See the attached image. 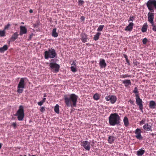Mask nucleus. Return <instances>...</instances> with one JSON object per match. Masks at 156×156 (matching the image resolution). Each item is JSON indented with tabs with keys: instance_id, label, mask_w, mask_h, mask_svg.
I'll list each match as a JSON object with an SVG mask.
<instances>
[{
	"instance_id": "nucleus-48",
	"label": "nucleus",
	"mask_w": 156,
	"mask_h": 156,
	"mask_svg": "<svg viewBox=\"0 0 156 156\" xmlns=\"http://www.w3.org/2000/svg\"><path fill=\"white\" fill-rule=\"evenodd\" d=\"M126 61L127 63L128 64V65H130L129 62V61L128 59H126Z\"/></svg>"
},
{
	"instance_id": "nucleus-54",
	"label": "nucleus",
	"mask_w": 156,
	"mask_h": 156,
	"mask_svg": "<svg viewBox=\"0 0 156 156\" xmlns=\"http://www.w3.org/2000/svg\"><path fill=\"white\" fill-rule=\"evenodd\" d=\"M53 60H53V59H52L51 60V62L53 61Z\"/></svg>"
},
{
	"instance_id": "nucleus-47",
	"label": "nucleus",
	"mask_w": 156,
	"mask_h": 156,
	"mask_svg": "<svg viewBox=\"0 0 156 156\" xmlns=\"http://www.w3.org/2000/svg\"><path fill=\"white\" fill-rule=\"evenodd\" d=\"M124 57L126 58V60L128 59V57L126 55V54H124L123 55Z\"/></svg>"
},
{
	"instance_id": "nucleus-18",
	"label": "nucleus",
	"mask_w": 156,
	"mask_h": 156,
	"mask_svg": "<svg viewBox=\"0 0 156 156\" xmlns=\"http://www.w3.org/2000/svg\"><path fill=\"white\" fill-rule=\"evenodd\" d=\"M144 129L147 131H152L151 126L149 125L148 123L145 124L143 126Z\"/></svg>"
},
{
	"instance_id": "nucleus-27",
	"label": "nucleus",
	"mask_w": 156,
	"mask_h": 156,
	"mask_svg": "<svg viewBox=\"0 0 156 156\" xmlns=\"http://www.w3.org/2000/svg\"><path fill=\"white\" fill-rule=\"evenodd\" d=\"M54 111L57 114L59 113V106L58 104H56L55 107Z\"/></svg>"
},
{
	"instance_id": "nucleus-20",
	"label": "nucleus",
	"mask_w": 156,
	"mask_h": 156,
	"mask_svg": "<svg viewBox=\"0 0 156 156\" xmlns=\"http://www.w3.org/2000/svg\"><path fill=\"white\" fill-rule=\"evenodd\" d=\"M122 83L124 84L126 87H128L129 85H131V81L129 80H126L123 81Z\"/></svg>"
},
{
	"instance_id": "nucleus-10",
	"label": "nucleus",
	"mask_w": 156,
	"mask_h": 156,
	"mask_svg": "<svg viewBox=\"0 0 156 156\" xmlns=\"http://www.w3.org/2000/svg\"><path fill=\"white\" fill-rule=\"evenodd\" d=\"M141 131L139 128L136 129L135 131V133L136 134L135 137L137 139L139 140H141L143 139V137L141 135Z\"/></svg>"
},
{
	"instance_id": "nucleus-28",
	"label": "nucleus",
	"mask_w": 156,
	"mask_h": 156,
	"mask_svg": "<svg viewBox=\"0 0 156 156\" xmlns=\"http://www.w3.org/2000/svg\"><path fill=\"white\" fill-rule=\"evenodd\" d=\"M100 96L98 93L95 94L93 96V98L94 100H97L99 99Z\"/></svg>"
},
{
	"instance_id": "nucleus-44",
	"label": "nucleus",
	"mask_w": 156,
	"mask_h": 156,
	"mask_svg": "<svg viewBox=\"0 0 156 156\" xmlns=\"http://www.w3.org/2000/svg\"><path fill=\"white\" fill-rule=\"evenodd\" d=\"M12 125L13 126L14 129H15L16 128V122L13 123Z\"/></svg>"
},
{
	"instance_id": "nucleus-24",
	"label": "nucleus",
	"mask_w": 156,
	"mask_h": 156,
	"mask_svg": "<svg viewBox=\"0 0 156 156\" xmlns=\"http://www.w3.org/2000/svg\"><path fill=\"white\" fill-rule=\"evenodd\" d=\"M145 151L140 149L139 150L137 151V154L138 156H142L144 153Z\"/></svg>"
},
{
	"instance_id": "nucleus-11",
	"label": "nucleus",
	"mask_w": 156,
	"mask_h": 156,
	"mask_svg": "<svg viewBox=\"0 0 156 156\" xmlns=\"http://www.w3.org/2000/svg\"><path fill=\"white\" fill-rule=\"evenodd\" d=\"M147 16L148 21L151 23H154V13L153 12H149Z\"/></svg>"
},
{
	"instance_id": "nucleus-15",
	"label": "nucleus",
	"mask_w": 156,
	"mask_h": 156,
	"mask_svg": "<svg viewBox=\"0 0 156 156\" xmlns=\"http://www.w3.org/2000/svg\"><path fill=\"white\" fill-rule=\"evenodd\" d=\"M134 25V23H129L128 25L125 28V30L127 31H132Z\"/></svg>"
},
{
	"instance_id": "nucleus-22",
	"label": "nucleus",
	"mask_w": 156,
	"mask_h": 156,
	"mask_svg": "<svg viewBox=\"0 0 156 156\" xmlns=\"http://www.w3.org/2000/svg\"><path fill=\"white\" fill-rule=\"evenodd\" d=\"M8 49V46L7 45H4L2 47L0 48V52L3 53L5 51L7 50Z\"/></svg>"
},
{
	"instance_id": "nucleus-33",
	"label": "nucleus",
	"mask_w": 156,
	"mask_h": 156,
	"mask_svg": "<svg viewBox=\"0 0 156 156\" xmlns=\"http://www.w3.org/2000/svg\"><path fill=\"white\" fill-rule=\"evenodd\" d=\"M103 25H100L97 29V31H101L104 27Z\"/></svg>"
},
{
	"instance_id": "nucleus-45",
	"label": "nucleus",
	"mask_w": 156,
	"mask_h": 156,
	"mask_svg": "<svg viewBox=\"0 0 156 156\" xmlns=\"http://www.w3.org/2000/svg\"><path fill=\"white\" fill-rule=\"evenodd\" d=\"M85 17L83 16L81 17L80 19L81 21H83L85 20Z\"/></svg>"
},
{
	"instance_id": "nucleus-5",
	"label": "nucleus",
	"mask_w": 156,
	"mask_h": 156,
	"mask_svg": "<svg viewBox=\"0 0 156 156\" xmlns=\"http://www.w3.org/2000/svg\"><path fill=\"white\" fill-rule=\"evenodd\" d=\"M14 116H17L18 120L21 121L23 120L24 118V114L23 107L22 105L20 106L19 109L16 113L14 114Z\"/></svg>"
},
{
	"instance_id": "nucleus-49",
	"label": "nucleus",
	"mask_w": 156,
	"mask_h": 156,
	"mask_svg": "<svg viewBox=\"0 0 156 156\" xmlns=\"http://www.w3.org/2000/svg\"><path fill=\"white\" fill-rule=\"evenodd\" d=\"M46 100V98H44L41 101L44 103L45 102Z\"/></svg>"
},
{
	"instance_id": "nucleus-31",
	"label": "nucleus",
	"mask_w": 156,
	"mask_h": 156,
	"mask_svg": "<svg viewBox=\"0 0 156 156\" xmlns=\"http://www.w3.org/2000/svg\"><path fill=\"white\" fill-rule=\"evenodd\" d=\"M151 26L152 27V30L155 32H156V25L154 23V22L151 23Z\"/></svg>"
},
{
	"instance_id": "nucleus-23",
	"label": "nucleus",
	"mask_w": 156,
	"mask_h": 156,
	"mask_svg": "<svg viewBox=\"0 0 156 156\" xmlns=\"http://www.w3.org/2000/svg\"><path fill=\"white\" fill-rule=\"evenodd\" d=\"M101 33L99 32H98L96 33V34L94 35V37L93 38V39L95 41H97L99 39L100 36L101 35Z\"/></svg>"
},
{
	"instance_id": "nucleus-35",
	"label": "nucleus",
	"mask_w": 156,
	"mask_h": 156,
	"mask_svg": "<svg viewBox=\"0 0 156 156\" xmlns=\"http://www.w3.org/2000/svg\"><path fill=\"white\" fill-rule=\"evenodd\" d=\"M135 94V96L136 97V95L137 94L139 95V92L138 91L136 87L134 88V90L133 92Z\"/></svg>"
},
{
	"instance_id": "nucleus-46",
	"label": "nucleus",
	"mask_w": 156,
	"mask_h": 156,
	"mask_svg": "<svg viewBox=\"0 0 156 156\" xmlns=\"http://www.w3.org/2000/svg\"><path fill=\"white\" fill-rule=\"evenodd\" d=\"M33 35V33H32L29 36V38L28 39V40H30L31 39L32 37V36Z\"/></svg>"
},
{
	"instance_id": "nucleus-53",
	"label": "nucleus",
	"mask_w": 156,
	"mask_h": 156,
	"mask_svg": "<svg viewBox=\"0 0 156 156\" xmlns=\"http://www.w3.org/2000/svg\"><path fill=\"white\" fill-rule=\"evenodd\" d=\"M44 98H45V97H46V94H45V93L44 94Z\"/></svg>"
},
{
	"instance_id": "nucleus-9",
	"label": "nucleus",
	"mask_w": 156,
	"mask_h": 156,
	"mask_svg": "<svg viewBox=\"0 0 156 156\" xmlns=\"http://www.w3.org/2000/svg\"><path fill=\"white\" fill-rule=\"evenodd\" d=\"M81 145L86 150L89 151L90 149V143L88 142L87 141L84 140L82 141Z\"/></svg>"
},
{
	"instance_id": "nucleus-40",
	"label": "nucleus",
	"mask_w": 156,
	"mask_h": 156,
	"mask_svg": "<svg viewBox=\"0 0 156 156\" xmlns=\"http://www.w3.org/2000/svg\"><path fill=\"white\" fill-rule=\"evenodd\" d=\"M147 41V40L146 38H144L143 40V43L144 44H146Z\"/></svg>"
},
{
	"instance_id": "nucleus-25",
	"label": "nucleus",
	"mask_w": 156,
	"mask_h": 156,
	"mask_svg": "<svg viewBox=\"0 0 156 156\" xmlns=\"http://www.w3.org/2000/svg\"><path fill=\"white\" fill-rule=\"evenodd\" d=\"M123 120L125 126L126 127L128 126L129 125V122L128 118L126 116L125 117Z\"/></svg>"
},
{
	"instance_id": "nucleus-58",
	"label": "nucleus",
	"mask_w": 156,
	"mask_h": 156,
	"mask_svg": "<svg viewBox=\"0 0 156 156\" xmlns=\"http://www.w3.org/2000/svg\"><path fill=\"white\" fill-rule=\"evenodd\" d=\"M21 23L22 24H24V23L23 22H22Z\"/></svg>"
},
{
	"instance_id": "nucleus-55",
	"label": "nucleus",
	"mask_w": 156,
	"mask_h": 156,
	"mask_svg": "<svg viewBox=\"0 0 156 156\" xmlns=\"http://www.w3.org/2000/svg\"><path fill=\"white\" fill-rule=\"evenodd\" d=\"M20 156H27L26 155H24V156H23V155H20Z\"/></svg>"
},
{
	"instance_id": "nucleus-61",
	"label": "nucleus",
	"mask_w": 156,
	"mask_h": 156,
	"mask_svg": "<svg viewBox=\"0 0 156 156\" xmlns=\"http://www.w3.org/2000/svg\"><path fill=\"white\" fill-rule=\"evenodd\" d=\"M155 65L156 66V62H155Z\"/></svg>"
},
{
	"instance_id": "nucleus-38",
	"label": "nucleus",
	"mask_w": 156,
	"mask_h": 156,
	"mask_svg": "<svg viewBox=\"0 0 156 156\" xmlns=\"http://www.w3.org/2000/svg\"><path fill=\"white\" fill-rule=\"evenodd\" d=\"M134 17L133 16H130L128 20V22L130 21H133L134 19Z\"/></svg>"
},
{
	"instance_id": "nucleus-3",
	"label": "nucleus",
	"mask_w": 156,
	"mask_h": 156,
	"mask_svg": "<svg viewBox=\"0 0 156 156\" xmlns=\"http://www.w3.org/2000/svg\"><path fill=\"white\" fill-rule=\"evenodd\" d=\"M26 79V77H23L21 78L17 85V92L18 93L21 94L23 91V89L26 87L25 80Z\"/></svg>"
},
{
	"instance_id": "nucleus-60",
	"label": "nucleus",
	"mask_w": 156,
	"mask_h": 156,
	"mask_svg": "<svg viewBox=\"0 0 156 156\" xmlns=\"http://www.w3.org/2000/svg\"><path fill=\"white\" fill-rule=\"evenodd\" d=\"M125 0H121L122 1H124Z\"/></svg>"
},
{
	"instance_id": "nucleus-51",
	"label": "nucleus",
	"mask_w": 156,
	"mask_h": 156,
	"mask_svg": "<svg viewBox=\"0 0 156 156\" xmlns=\"http://www.w3.org/2000/svg\"><path fill=\"white\" fill-rule=\"evenodd\" d=\"M129 102H130L132 104H133V101H132L131 100H129Z\"/></svg>"
},
{
	"instance_id": "nucleus-57",
	"label": "nucleus",
	"mask_w": 156,
	"mask_h": 156,
	"mask_svg": "<svg viewBox=\"0 0 156 156\" xmlns=\"http://www.w3.org/2000/svg\"><path fill=\"white\" fill-rule=\"evenodd\" d=\"M2 11V10L0 9V12Z\"/></svg>"
},
{
	"instance_id": "nucleus-4",
	"label": "nucleus",
	"mask_w": 156,
	"mask_h": 156,
	"mask_svg": "<svg viewBox=\"0 0 156 156\" xmlns=\"http://www.w3.org/2000/svg\"><path fill=\"white\" fill-rule=\"evenodd\" d=\"M57 56L55 51L54 49L49 48L48 51H45L44 52V56L45 59L48 58H53Z\"/></svg>"
},
{
	"instance_id": "nucleus-39",
	"label": "nucleus",
	"mask_w": 156,
	"mask_h": 156,
	"mask_svg": "<svg viewBox=\"0 0 156 156\" xmlns=\"http://www.w3.org/2000/svg\"><path fill=\"white\" fill-rule=\"evenodd\" d=\"M45 107L44 106L41 107L40 111L41 112H44L45 111Z\"/></svg>"
},
{
	"instance_id": "nucleus-29",
	"label": "nucleus",
	"mask_w": 156,
	"mask_h": 156,
	"mask_svg": "<svg viewBox=\"0 0 156 156\" xmlns=\"http://www.w3.org/2000/svg\"><path fill=\"white\" fill-rule=\"evenodd\" d=\"M131 76L130 75H128V74H123L120 75V78H125L128 77H131Z\"/></svg>"
},
{
	"instance_id": "nucleus-42",
	"label": "nucleus",
	"mask_w": 156,
	"mask_h": 156,
	"mask_svg": "<svg viewBox=\"0 0 156 156\" xmlns=\"http://www.w3.org/2000/svg\"><path fill=\"white\" fill-rule=\"evenodd\" d=\"M44 102L41 100L38 102L37 104L39 106H41L43 105Z\"/></svg>"
},
{
	"instance_id": "nucleus-62",
	"label": "nucleus",
	"mask_w": 156,
	"mask_h": 156,
	"mask_svg": "<svg viewBox=\"0 0 156 156\" xmlns=\"http://www.w3.org/2000/svg\"><path fill=\"white\" fill-rule=\"evenodd\" d=\"M5 1H6L7 0H4Z\"/></svg>"
},
{
	"instance_id": "nucleus-1",
	"label": "nucleus",
	"mask_w": 156,
	"mask_h": 156,
	"mask_svg": "<svg viewBox=\"0 0 156 156\" xmlns=\"http://www.w3.org/2000/svg\"><path fill=\"white\" fill-rule=\"evenodd\" d=\"M78 96L74 94H72L69 97L66 94L64 97V99L66 105L68 107H76Z\"/></svg>"
},
{
	"instance_id": "nucleus-13",
	"label": "nucleus",
	"mask_w": 156,
	"mask_h": 156,
	"mask_svg": "<svg viewBox=\"0 0 156 156\" xmlns=\"http://www.w3.org/2000/svg\"><path fill=\"white\" fill-rule=\"evenodd\" d=\"M81 40L83 43H85L87 41L88 39L87 35L85 33H82L81 34Z\"/></svg>"
},
{
	"instance_id": "nucleus-12",
	"label": "nucleus",
	"mask_w": 156,
	"mask_h": 156,
	"mask_svg": "<svg viewBox=\"0 0 156 156\" xmlns=\"http://www.w3.org/2000/svg\"><path fill=\"white\" fill-rule=\"evenodd\" d=\"M20 35H22L23 34H26L27 33V28L25 27L21 26L20 27Z\"/></svg>"
},
{
	"instance_id": "nucleus-52",
	"label": "nucleus",
	"mask_w": 156,
	"mask_h": 156,
	"mask_svg": "<svg viewBox=\"0 0 156 156\" xmlns=\"http://www.w3.org/2000/svg\"><path fill=\"white\" fill-rule=\"evenodd\" d=\"M105 100L106 101H107V99H108V98H107V96H106L105 97Z\"/></svg>"
},
{
	"instance_id": "nucleus-30",
	"label": "nucleus",
	"mask_w": 156,
	"mask_h": 156,
	"mask_svg": "<svg viewBox=\"0 0 156 156\" xmlns=\"http://www.w3.org/2000/svg\"><path fill=\"white\" fill-rule=\"evenodd\" d=\"M108 141L109 143L110 144L112 143L114 141L113 137L112 136H109V137Z\"/></svg>"
},
{
	"instance_id": "nucleus-26",
	"label": "nucleus",
	"mask_w": 156,
	"mask_h": 156,
	"mask_svg": "<svg viewBox=\"0 0 156 156\" xmlns=\"http://www.w3.org/2000/svg\"><path fill=\"white\" fill-rule=\"evenodd\" d=\"M156 106V104L154 101H150L149 103V106L150 108H155Z\"/></svg>"
},
{
	"instance_id": "nucleus-56",
	"label": "nucleus",
	"mask_w": 156,
	"mask_h": 156,
	"mask_svg": "<svg viewBox=\"0 0 156 156\" xmlns=\"http://www.w3.org/2000/svg\"><path fill=\"white\" fill-rule=\"evenodd\" d=\"M32 156H36L35 155H32Z\"/></svg>"
},
{
	"instance_id": "nucleus-7",
	"label": "nucleus",
	"mask_w": 156,
	"mask_h": 156,
	"mask_svg": "<svg viewBox=\"0 0 156 156\" xmlns=\"http://www.w3.org/2000/svg\"><path fill=\"white\" fill-rule=\"evenodd\" d=\"M136 99L137 105L139 106L140 109L141 111L143 112V101L140 98L139 95L138 94L136 95Z\"/></svg>"
},
{
	"instance_id": "nucleus-17",
	"label": "nucleus",
	"mask_w": 156,
	"mask_h": 156,
	"mask_svg": "<svg viewBox=\"0 0 156 156\" xmlns=\"http://www.w3.org/2000/svg\"><path fill=\"white\" fill-rule=\"evenodd\" d=\"M99 65L101 68H104L106 64L104 59H101L99 62Z\"/></svg>"
},
{
	"instance_id": "nucleus-8",
	"label": "nucleus",
	"mask_w": 156,
	"mask_h": 156,
	"mask_svg": "<svg viewBox=\"0 0 156 156\" xmlns=\"http://www.w3.org/2000/svg\"><path fill=\"white\" fill-rule=\"evenodd\" d=\"M49 66L51 69H55V72L57 73L59 71L60 68L59 65L56 62H50Z\"/></svg>"
},
{
	"instance_id": "nucleus-41",
	"label": "nucleus",
	"mask_w": 156,
	"mask_h": 156,
	"mask_svg": "<svg viewBox=\"0 0 156 156\" xmlns=\"http://www.w3.org/2000/svg\"><path fill=\"white\" fill-rule=\"evenodd\" d=\"M145 119H143L140 122V125H142L144 124L145 122Z\"/></svg>"
},
{
	"instance_id": "nucleus-36",
	"label": "nucleus",
	"mask_w": 156,
	"mask_h": 156,
	"mask_svg": "<svg viewBox=\"0 0 156 156\" xmlns=\"http://www.w3.org/2000/svg\"><path fill=\"white\" fill-rule=\"evenodd\" d=\"M84 3V1L83 0H79L78 1V4L79 6H82Z\"/></svg>"
},
{
	"instance_id": "nucleus-50",
	"label": "nucleus",
	"mask_w": 156,
	"mask_h": 156,
	"mask_svg": "<svg viewBox=\"0 0 156 156\" xmlns=\"http://www.w3.org/2000/svg\"><path fill=\"white\" fill-rule=\"evenodd\" d=\"M29 12H30V13H33V10H32V9H30V10H29Z\"/></svg>"
},
{
	"instance_id": "nucleus-16",
	"label": "nucleus",
	"mask_w": 156,
	"mask_h": 156,
	"mask_svg": "<svg viewBox=\"0 0 156 156\" xmlns=\"http://www.w3.org/2000/svg\"><path fill=\"white\" fill-rule=\"evenodd\" d=\"M19 36V34L17 32H16L13 33L11 37L9 39L10 41H14Z\"/></svg>"
},
{
	"instance_id": "nucleus-32",
	"label": "nucleus",
	"mask_w": 156,
	"mask_h": 156,
	"mask_svg": "<svg viewBox=\"0 0 156 156\" xmlns=\"http://www.w3.org/2000/svg\"><path fill=\"white\" fill-rule=\"evenodd\" d=\"M70 68L71 70L73 72H75L77 70L76 66H71Z\"/></svg>"
},
{
	"instance_id": "nucleus-19",
	"label": "nucleus",
	"mask_w": 156,
	"mask_h": 156,
	"mask_svg": "<svg viewBox=\"0 0 156 156\" xmlns=\"http://www.w3.org/2000/svg\"><path fill=\"white\" fill-rule=\"evenodd\" d=\"M57 29L55 27L53 29L51 35L52 36L54 37H57L58 36V33L56 32Z\"/></svg>"
},
{
	"instance_id": "nucleus-14",
	"label": "nucleus",
	"mask_w": 156,
	"mask_h": 156,
	"mask_svg": "<svg viewBox=\"0 0 156 156\" xmlns=\"http://www.w3.org/2000/svg\"><path fill=\"white\" fill-rule=\"evenodd\" d=\"M117 100L116 97L114 95L108 96V101H110L112 104L114 103Z\"/></svg>"
},
{
	"instance_id": "nucleus-6",
	"label": "nucleus",
	"mask_w": 156,
	"mask_h": 156,
	"mask_svg": "<svg viewBox=\"0 0 156 156\" xmlns=\"http://www.w3.org/2000/svg\"><path fill=\"white\" fill-rule=\"evenodd\" d=\"M147 6L150 12H153L154 11V7L155 8L156 11V0H148L147 3Z\"/></svg>"
},
{
	"instance_id": "nucleus-59",
	"label": "nucleus",
	"mask_w": 156,
	"mask_h": 156,
	"mask_svg": "<svg viewBox=\"0 0 156 156\" xmlns=\"http://www.w3.org/2000/svg\"><path fill=\"white\" fill-rule=\"evenodd\" d=\"M11 41H10V40L9 41H8V42H9V43H10Z\"/></svg>"
},
{
	"instance_id": "nucleus-21",
	"label": "nucleus",
	"mask_w": 156,
	"mask_h": 156,
	"mask_svg": "<svg viewBox=\"0 0 156 156\" xmlns=\"http://www.w3.org/2000/svg\"><path fill=\"white\" fill-rule=\"evenodd\" d=\"M148 25L147 23H146L143 25L141 29V31L143 32H145L147 31V29Z\"/></svg>"
},
{
	"instance_id": "nucleus-2",
	"label": "nucleus",
	"mask_w": 156,
	"mask_h": 156,
	"mask_svg": "<svg viewBox=\"0 0 156 156\" xmlns=\"http://www.w3.org/2000/svg\"><path fill=\"white\" fill-rule=\"evenodd\" d=\"M109 124L112 126L119 124L120 123V117L117 113L111 114L109 118Z\"/></svg>"
},
{
	"instance_id": "nucleus-34",
	"label": "nucleus",
	"mask_w": 156,
	"mask_h": 156,
	"mask_svg": "<svg viewBox=\"0 0 156 156\" xmlns=\"http://www.w3.org/2000/svg\"><path fill=\"white\" fill-rule=\"evenodd\" d=\"M5 31L4 30H0V36L1 37H4L5 36Z\"/></svg>"
},
{
	"instance_id": "nucleus-37",
	"label": "nucleus",
	"mask_w": 156,
	"mask_h": 156,
	"mask_svg": "<svg viewBox=\"0 0 156 156\" xmlns=\"http://www.w3.org/2000/svg\"><path fill=\"white\" fill-rule=\"evenodd\" d=\"M10 26L11 24L9 23H8V24L5 26L4 28V30H5L8 29Z\"/></svg>"
},
{
	"instance_id": "nucleus-43",
	"label": "nucleus",
	"mask_w": 156,
	"mask_h": 156,
	"mask_svg": "<svg viewBox=\"0 0 156 156\" xmlns=\"http://www.w3.org/2000/svg\"><path fill=\"white\" fill-rule=\"evenodd\" d=\"M72 66H76V63L75 61H73V62L72 63L71 65Z\"/></svg>"
}]
</instances>
